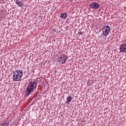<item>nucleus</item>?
I'll list each match as a JSON object with an SVG mask.
<instances>
[{
    "mask_svg": "<svg viewBox=\"0 0 126 126\" xmlns=\"http://www.w3.org/2000/svg\"><path fill=\"white\" fill-rule=\"evenodd\" d=\"M120 50L121 53H125V52H126V44H122L120 47Z\"/></svg>",
    "mask_w": 126,
    "mask_h": 126,
    "instance_id": "6",
    "label": "nucleus"
},
{
    "mask_svg": "<svg viewBox=\"0 0 126 126\" xmlns=\"http://www.w3.org/2000/svg\"><path fill=\"white\" fill-rule=\"evenodd\" d=\"M111 31L109 26H105L102 29V34L104 36H108L109 33Z\"/></svg>",
    "mask_w": 126,
    "mask_h": 126,
    "instance_id": "3",
    "label": "nucleus"
},
{
    "mask_svg": "<svg viewBox=\"0 0 126 126\" xmlns=\"http://www.w3.org/2000/svg\"><path fill=\"white\" fill-rule=\"evenodd\" d=\"M78 34L79 35H83V32H78Z\"/></svg>",
    "mask_w": 126,
    "mask_h": 126,
    "instance_id": "11",
    "label": "nucleus"
},
{
    "mask_svg": "<svg viewBox=\"0 0 126 126\" xmlns=\"http://www.w3.org/2000/svg\"><path fill=\"white\" fill-rule=\"evenodd\" d=\"M66 60H67V57H66V56L65 55H62L59 58L58 61L59 63H61L63 64L65 63Z\"/></svg>",
    "mask_w": 126,
    "mask_h": 126,
    "instance_id": "4",
    "label": "nucleus"
},
{
    "mask_svg": "<svg viewBox=\"0 0 126 126\" xmlns=\"http://www.w3.org/2000/svg\"><path fill=\"white\" fill-rule=\"evenodd\" d=\"M71 100H72V97H71V96H68L67 97V100L65 102V104H68V103H70V102H71Z\"/></svg>",
    "mask_w": 126,
    "mask_h": 126,
    "instance_id": "9",
    "label": "nucleus"
},
{
    "mask_svg": "<svg viewBox=\"0 0 126 126\" xmlns=\"http://www.w3.org/2000/svg\"><path fill=\"white\" fill-rule=\"evenodd\" d=\"M23 76V71L21 70H16L13 74L14 81H19Z\"/></svg>",
    "mask_w": 126,
    "mask_h": 126,
    "instance_id": "2",
    "label": "nucleus"
},
{
    "mask_svg": "<svg viewBox=\"0 0 126 126\" xmlns=\"http://www.w3.org/2000/svg\"><path fill=\"white\" fill-rule=\"evenodd\" d=\"M60 17L63 18V19H65L66 17H67V14L66 13H63L61 15Z\"/></svg>",
    "mask_w": 126,
    "mask_h": 126,
    "instance_id": "8",
    "label": "nucleus"
},
{
    "mask_svg": "<svg viewBox=\"0 0 126 126\" xmlns=\"http://www.w3.org/2000/svg\"><path fill=\"white\" fill-rule=\"evenodd\" d=\"M100 6V5H99V3L94 2L92 3L90 5V7L91 8H94V9H98Z\"/></svg>",
    "mask_w": 126,
    "mask_h": 126,
    "instance_id": "5",
    "label": "nucleus"
},
{
    "mask_svg": "<svg viewBox=\"0 0 126 126\" xmlns=\"http://www.w3.org/2000/svg\"><path fill=\"white\" fill-rule=\"evenodd\" d=\"M16 4H17L18 6H19L20 7L23 6V3L22 2V1H20V0H16Z\"/></svg>",
    "mask_w": 126,
    "mask_h": 126,
    "instance_id": "7",
    "label": "nucleus"
},
{
    "mask_svg": "<svg viewBox=\"0 0 126 126\" xmlns=\"http://www.w3.org/2000/svg\"><path fill=\"white\" fill-rule=\"evenodd\" d=\"M1 126H8V124L5 123L2 124Z\"/></svg>",
    "mask_w": 126,
    "mask_h": 126,
    "instance_id": "10",
    "label": "nucleus"
},
{
    "mask_svg": "<svg viewBox=\"0 0 126 126\" xmlns=\"http://www.w3.org/2000/svg\"><path fill=\"white\" fill-rule=\"evenodd\" d=\"M37 87V82L35 81H31L29 83L27 88V95L30 94V93L34 92V89Z\"/></svg>",
    "mask_w": 126,
    "mask_h": 126,
    "instance_id": "1",
    "label": "nucleus"
}]
</instances>
